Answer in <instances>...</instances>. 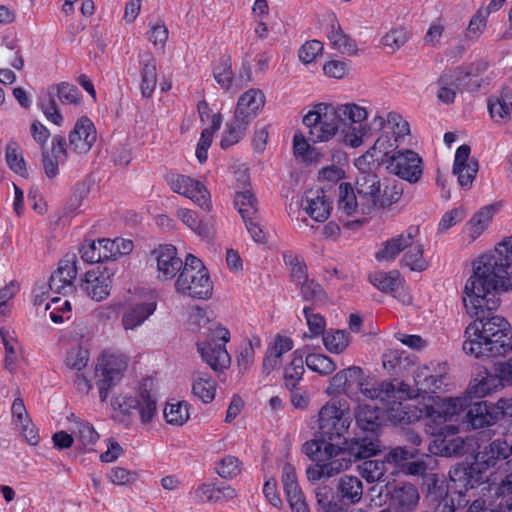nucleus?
Wrapping results in <instances>:
<instances>
[{"label": "nucleus", "instance_id": "4", "mask_svg": "<svg viewBox=\"0 0 512 512\" xmlns=\"http://www.w3.org/2000/svg\"><path fill=\"white\" fill-rule=\"evenodd\" d=\"M417 227H409L406 231L388 239L376 253V259L383 262H392L405 251L402 263L412 271H424L428 262L423 257V244L417 239Z\"/></svg>", "mask_w": 512, "mask_h": 512}, {"label": "nucleus", "instance_id": "56", "mask_svg": "<svg viewBox=\"0 0 512 512\" xmlns=\"http://www.w3.org/2000/svg\"><path fill=\"white\" fill-rule=\"evenodd\" d=\"M495 496L499 499L496 509L485 507V501L477 499L469 506L467 512H512V507L508 505L510 493L501 491L500 483L495 488Z\"/></svg>", "mask_w": 512, "mask_h": 512}, {"label": "nucleus", "instance_id": "35", "mask_svg": "<svg viewBox=\"0 0 512 512\" xmlns=\"http://www.w3.org/2000/svg\"><path fill=\"white\" fill-rule=\"evenodd\" d=\"M448 436H441L435 439L429 446L430 452L444 457L460 456L468 451L471 439L454 437L448 439Z\"/></svg>", "mask_w": 512, "mask_h": 512}, {"label": "nucleus", "instance_id": "15", "mask_svg": "<svg viewBox=\"0 0 512 512\" xmlns=\"http://www.w3.org/2000/svg\"><path fill=\"white\" fill-rule=\"evenodd\" d=\"M446 363L418 367L414 372V388L416 397L425 393H437L447 390L450 376Z\"/></svg>", "mask_w": 512, "mask_h": 512}, {"label": "nucleus", "instance_id": "9", "mask_svg": "<svg viewBox=\"0 0 512 512\" xmlns=\"http://www.w3.org/2000/svg\"><path fill=\"white\" fill-rule=\"evenodd\" d=\"M356 383L361 393L366 397H389L393 395V387L386 382H379L369 377H363L361 368L351 366L337 372L330 381L327 392H347L348 388Z\"/></svg>", "mask_w": 512, "mask_h": 512}, {"label": "nucleus", "instance_id": "14", "mask_svg": "<svg viewBox=\"0 0 512 512\" xmlns=\"http://www.w3.org/2000/svg\"><path fill=\"white\" fill-rule=\"evenodd\" d=\"M134 248L133 242L124 238L114 240L103 238L86 241L80 248L81 258L87 263H97L128 255Z\"/></svg>", "mask_w": 512, "mask_h": 512}, {"label": "nucleus", "instance_id": "53", "mask_svg": "<svg viewBox=\"0 0 512 512\" xmlns=\"http://www.w3.org/2000/svg\"><path fill=\"white\" fill-rule=\"evenodd\" d=\"M45 308L49 313V318L55 324H61L69 320L72 316L71 303L64 298H52L51 301L46 304Z\"/></svg>", "mask_w": 512, "mask_h": 512}, {"label": "nucleus", "instance_id": "61", "mask_svg": "<svg viewBox=\"0 0 512 512\" xmlns=\"http://www.w3.org/2000/svg\"><path fill=\"white\" fill-rule=\"evenodd\" d=\"M386 460H367L361 466V475L367 482L383 481L386 474Z\"/></svg>", "mask_w": 512, "mask_h": 512}, {"label": "nucleus", "instance_id": "11", "mask_svg": "<svg viewBox=\"0 0 512 512\" xmlns=\"http://www.w3.org/2000/svg\"><path fill=\"white\" fill-rule=\"evenodd\" d=\"M230 340V332L222 326L210 327L205 338L198 342V351L202 359L214 370L223 371L228 368L231 358L226 350Z\"/></svg>", "mask_w": 512, "mask_h": 512}, {"label": "nucleus", "instance_id": "7", "mask_svg": "<svg viewBox=\"0 0 512 512\" xmlns=\"http://www.w3.org/2000/svg\"><path fill=\"white\" fill-rule=\"evenodd\" d=\"M175 290L183 296L207 299L212 295V282L201 260L189 254L175 281Z\"/></svg>", "mask_w": 512, "mask_h": 512}, {"label": "nucleus", "instance_id": "54", "mask_svg": "<svg viewBox=\"0 0 512 512\" xmlns=\"http://www.w3.org/2000/svg\"><path fill=\"white\" fill-rule=\"evenodd\" d=\"M261 339L259 336H252L248 341L240 346L237 355V365L241 372L247 371L254 363L255 349L260 348Z\"/></svg>", "mask_w": 512, "mask_h": 512}, {"label": "nucleus", "instance_id": "55", "mask_svg": "<svg viewBox=\"0 0 512 512\" xmlns=\"http://www.w3.org/2000/svg\"><path fill=\"white\" fill-rule=\"evenodd\" d=\"M307 367L321 376L332 374L337 366L335 362L328 356L321 353H310L305 357Z\"/></svg>", "mask_w": 512, "mask_h": 512}, {"label": "nucleus", "instance_id": "47", "mask_svg": "<svg viewBox=\"0 0 512 512\" xmlns=\"http://www.w3.org/2000/svg\"><path fill=\"white\" fill-rule=\"evenodd\" d=\"M359 194L348 183L339 185V210L348 216L361 214Z\"/></svg>", "mask_w": 512, "mask_h": 512}, {"label": "nucleus", "instance_id": "3", "mask_svg": "<svg viewBox=\"0 0 512 512\" xmlns=\"http://www.w3.org/2000/svg\"><path fill=\"white\" fill-rule=\"evenodd\" d=\"M302 452L316 465L307 469V477L310 481L322 478H330L347 470L351 466V459L346 457L343 447L338 444L309 440L302 446Z\"/></svg>", "mask_w": 512, "mask_h": 512}, {"label": "nucleus", "instance_id": "43", "mask_svg": "<svg viewBox=\"0 0 512 512\" xmlns=\"http://www.w3.org/2000/svg\"><path fill=\"white\" fill-rule=\"evenodd\" d=\"M141 63V93L144 97H150L157 84L156 60L151 54H144Z\"/></svg>", "mask_w": 512, "mask_h": 512}, {"label": "nucleus", "instance_id": "45", "mask_svg": "<svg viewBox=\"0 0 512 512\" xmlns=\"http://www.w3.org/2000/svg\"><path fill=\"white\" fill-rule=\"evenodd\" d=\"M250 122L234 114L233 118L226 123L221 138V147L228 148L240 141L248 129Z\"/></svg>", "mask_w": 512, "mask_h": 512}, {"label": "nucleus", "instance_id": "5", "mask_svg": "<svg viewBox=\"0 0 512 512\" xmlns=\"http://www.w3.org/2000/svg\"><path fill=\"white\" fill-rule=\"evenodd\" d=\"M351 424L349 404L346 400L331 399L318 413V433L312 440L338 444L346 442L345 435Z\"/></svg>", "mask_w": 512, "mask_h": 512}, {"label": "nucleus", "instance_id": "10", "mask_svg": "<svg viewBox=\"0 0 512 512\" xmlns=\"http://www.w3.org/2000/svg\"><path fill=\"white\" fill-rule=\"evenodd\" d=\"M309 129V139L314 143L328 142L339 133L341 127L332 103H318L303 118Z\"/></svg>", "mask_w": 512, "mask_h": 512}, {"label": "nucleus", "instance_id": "28", "mask_svg": "<svg viewBox=\"0 0 512 512\" xmlns=\"http://www.w3.org/2000/svg\"><path fill=\"white\" fill-rule=\"evenodd\" d=\"M301 208L313 220L324 222L330 215L331 205L323 190L311 189L302 196Z\"/></svg>", "mask_w": 512, "mask_h": 512}, {"label": "nucleus", "instance_id": "21", "mask_svg": "<svg viewBox=\"0 0 512 512\" xmlns=\"http://www.w3.org/2000/svg\"><path fill=\"white\" fill-rule=\"evenodd\" d=\"M156 264V277L160 281L172 280L184 266L173 245H161L152 253Z\"/></svg>", "mask_w": 512, "mask_h": 512}, {"label": "nucleus", "instance_id": "20", "mask_svg": "<svg viewBox=\"0 0 512 512\" xmlns=\"http://www.w3.org/2000/svg\"><path fill=\"white\" fill-rule=\"evenodd\" d=\"M356 192L359 194L361 214H370L379 206L380 179L374 173H359L356 178Z\"/></svg>", "mask_w": 512, "mask_h": 512}, {"label": "nucleus", "instance_id": "29", "mask_svg": "<svg viewBox=\"0 0 512 512\" xmlns=\"http://www.w3.org/2000/svg\"><path fill=\"white\" fill-rule=\"evenodd\" d=\"M96 130L87 117L80 118L69 135V144L77 153H87L96 141Z\"/></svg>", "mask_w": 512, "mask_h": 512}, {"label": "nucleus", "instance_id": "31", "mask_svg": "<svg viewBox=\"0 0 512 512\" xmlns=\"http://www.w3.org/2000/svg\"><path fill=\"white\" fill-rule=\"evenodd\" d=\"M265 105V96L259 89H249L244 92L238 99L234 114L252 122Z\"/></svg>", "mask_w": 512, "mask_h": 512}, {"label": "nucleus", "instance_id": "26", "mask_svg": "<svg viewBox=\"0 0 512 512\" xmlns=\"http://www.w3.org/2000/svg\"><path fill=\"white\" fill-rule=\"evenodd\" d=\"M237 496V492L231 486L218 487L212 483H201L190 492V497L197 503H226Z\"/></svg>", "mask_w": 512, "mask_h": 512}, {"label": "nucleus", "instance_id": "23", "mask_svg": "<svg viewBox=\"0 0 512 512\" xmlns=\"http://www.w3.org/2000/svg\"><path fill=\"white\" fill-rule=\"evenodd\" d=\"M512 455L510 445L505 439H496L480 451L471 471H477L482 474L485 470L495 467L498 461L507 459Z\"/></svg>", "mask_w": 512, "mask_h": 512}, {"label": "nucleus", "instance_id": "1", "mask_svg": "<svg viewBox=\"0 0 512 512\" xmlns=\"http://www.w3.org/2000/svg\"><path fill=\"white\" fill-rule=\"evenodd\" d=\"M499 289H512V265L506 270L492 251L473 262L464 284L462 300L469 316L479 318L495 311L500 304Z\"/></svg>", "mask_w": 512, "mask_h": 512}, {"label": "nucleus", "instance_id": "18", "mask_svg": "<svg viewBox=\"0 0 512 512\" xmlns=\"http://www.w3.org/2000/svg\"><path fill=\"white\" fill-rule=\"evenodd\" d=\"M111 405L125 414L137 409L143 425L149 424L157 414L156 401L147 391H140L135 395L119 394L112 399Z\"/></svg>", "mask_w": 512, "mask_h": 512}, {"label": "nucleus", "instance_id": "32", "mask_svg": "<svg viewBox=\"0 0 512 512\" xmlns=\"http://www.w3.org/2000/svg\"><path fill=\"white\" fill-rule=\"evenodd\" d=\"M51 144V150L43 152V168L49 178H54L58 174V166L67 159V150L64 137L54 136Z\"/></svg>", "mask_w": 512, "mask_h": 512}, {"label": "nucleus", "instance_id": "41", "mask_svg": "<svg viewBox=\"0 0 512 512\" xmlns=\"http://www.w3.org/2000/svg\"><path fill=\"white\" fill-rule=\"evenodd\" d=\"M337 489L341 500L347 504L358 503L363 496L362 482L356 476H342L339 480Z\"/></svg>", "mask_w": 512, "mask_h": 512}, {"label": "nucleus", "instance_id": "12", "mask_svg": "<svg viewBox=\"0 0 512 512\" xmlns=\"http://www.w3.org/2000/svg\"><path fill=\"white\" fill-rule=\"evenodd\" d=\"M389 383L394 390L393 395L389 397H369L371 400H378L382 403V409L386 411L387 416L395 423H411L420 417V411L412 409L408 404L403 401L416 397L415 391L412 390L408 384L399 382L394 384L392 381H385Z\"/></svg>", "mask_w": 512, "mask_h": 512}, {"label": "nucleus", "instance_id": "58", "mask_svg": "<svg viewBox=\"0 0 512 512\" xmlns=\"http://www.w3.org/2000/svg\"><path fill=\"white\" fill-rule=\"evenodd\" d=\"M323 344L329 352L339 354L349 346L350 337L343 330L328 331L323 335Z\"/></svg>", "mask_w": 512, "mask_h": 512}, {"label": "nucleus", "instance_id": "38", "mask_svg": "<svg viewBox=\"0 0 512 512\" xmlns=\"http://www.w3.org/2000/svg\"><path fill=\"white\" fill-rule=\"evenodd\" d=\"M417 488L411 483H403L396 486L391 492V505L401 512L413 510L419 502Z\"/></svg>", "mask_w": 512, "mask_h": 512}, {"label": "nucleus", "instance_id": "64", "mask_svg": "<svg viewBox=\"0 0 512 512\" xmlns=\"http://www.w3.org/2000/svg\"><path fill=\"white\" fill-rule=\"evenodd\" d=\"M504 379L497 372L496 375H487L472 387L473 393L478 397H484L505 385Z\"/></svg>", "mask_w": 512, "mask_h": 512}, {"label": "nucleus", "instance_id": "22", "mask_svg": "<svg viewBox=\"0 0 512 512\" xmlns=\"http://www.w3.org/2000/svg\"><path fill=\"white\" fill-rule=\"evenodd\" d=\"M157 302L153 299L128 304L122 311L121 326L124 331L138 330L156 311Z\"/></svg>", "mask_w": 512, "mask_h": 512}, {"label": "nucleus", "instance_id": "16", "mask_svg": "<svg viewBox=\"0 0 512 512\" xmlns=\"http://www.w3.org/2000/svg\"><path fill=\"white\" fill-rule=\"evenodd\" d=\"M423 159L415 151L399 149L387 160L388 171L411 184L417 183L423 174Z\"/></svg>", "mask_w": 512, "mask_h": 512}, {"label": "nucleus", "instance_id": "60", "mask_svg": "<svg viewBox=\"0 0 512 512\" xmlns=\"http://www.w3.org/2000/svg\"><path fill=\"white\" fill-rule=\"evenodd\" d=\"M6 162L10 169L23 175L26 171L25 160L22 150L17 142L11 141L7 144L5 150Z\"/></svg>", "mask_w": 512, "mask_h": 512}, {"label": "nucleus", "instance_id": "25", "mask_svg": "<svg viewBox=\"0 0 512 512\" xmlns=\"http://www.w3.org/2000/svg\"><path fill=\"white\" fill-rule=\"evenodd\" d=\"M495 213L496 208L493 205L480 208L464 225L462 243L470 245L475 242L488 229Z\"/></svg>", "mask_w": 512, "mask_h": 512}, {"label": "nucleus", "instance_id": "37", "mask_svg": "<svg viewBox=\"0 0 512 512\" xmlns=\"http://www.w3.org/2000/svg\"><path fill=\"white\" fill-rule=\"evenodd\" d=\"M176 217L195 234L209 238L213 234V223L210 219L199 218L197 212L188 208H179Z\"/></svg>", "mask_w": 512, "mask_h": 512}, {"label": "nucleus", "instance_id": "40", "mask_svg": "<svg viewBox=\"0 0 512 512\" xmlns=\"http://www.w3.org/2000/svg\"><path fill=\"white\" fill-rule=\"evenodd\" d=\"M467 415L475 427L491 426L501 416L497 405L488 404L487 402L475 403L469 409Z\"/></svg>", "mask_w": 512, "mask_h": 512}, {"label": "nucleus", "instance_id": "49", "mask_svg": "<svg viewBox=\"0 0 512 512\" xmlns=\"http://www.w3.org/2000/svg\"><path fill=\"white\" fill-rule=\"evenodd\" d=\"M217 383L211 377L198 374L194 377L192 383V393L194 397L208 404L215 398Z\"/></svg>", "mask_w": 512, "mask_h": 512}, {"label": "nucleus", "instance_id": "57", "mask_svg": "<svg viewBox=\"0 0 512 512\" xmlns=\"http://www.w3.org/2000/svg\"><path fill=\"white\" fill-rule=\"evenodd\" d=\"M283 260L290 270L292 282L297 286L308 278L307 267L298 255L291 251H286L283 253Z\"/></svg>", "mask_w": 512, "mask_h": 512}, {"label": "nucleus", "instance_id": "19", "mask_svg": "<svg viewBox=\"0 0 512 512\" xmlns=\"http://www.w3.org/2000/svg\"><path fill=\"white\" fill-rule=\"evenodd\" d=\"M114 270L110 267H95L80 279V288L91 300L100 302L111 293Z\"/></svg>", "mask_w": 512, "mask_h": 512}, {"label": "nucleus", "instance_id": "46", "mask_svg": "<svg viewBox=\"0 0 512 512\" xmlns=\"http://www.w3.org/2000/svg\"><path fill=\"white\" fill-rule=\"evenodd\" d=\"M369 281L378 290L390 294L403 284V278L397 270L376 271L369 275Z\"/></svg>", "mask_w": 512, "mask_h": 512}, {"label": "nucleus", "instance_id": "24", "mask_svg": "<svg viewBox=\"0 0 512 512\" xmlns=\"http://www.w3.org/2000/svg\"><path fill=\"white\" fill-rule=\"evenodd\" d=\"M471 149L468 145H461L455 153L453 174L457 176L459 185L468 190L478 172V163L470 158Z\"/></svg>", "mask_w": 512, "mask_h": 512}, {"label": "nucleus", "instance_id": "42", "mask_svg": "<svg viewBox=\"0 0 512 512\" xmlns=\"http://www.w3.org/2000/svg\"><path fill=\"white\" fill-rule=\"evenodd\" d=\"M357 426L365 431L375 433L380 428V408L369 404H359L355 412Z\"/></svg>", "mask_w": 512, "mask_h": 512}, {"label": "nucleus", "instance_id": "33", "mask_svg": "<svg viewBox=\"0 0 512 512\" xmlns=\"http://www.w3.org/2000/svg\"><path fill=\"white\" fill-rule=\"evenodd\" d=\"M487 107L490 117L495 123H507L512 116V91L506 89L499 95L490 97Z\"/></svg>", "mask_w": 512, "mask_h": 512}, {"label": "nucleus", "instance_id": "27", "mask_svg": "<svg viewBox=\"0 0 512 512\" xmlns=\"http://www.w3.org/2000/svg\"><path fill=\"white\" fill-rule=\"evenodd\" d=\"M77 276L76 261L72 259L61 260L58 268L52 273L49 287L55 293L66 295L75 289L74 281Z\"/></svg>", "mask_w": 512, "mask_h": 512}, {"label": "nucleus", "instance_id": "2", "mask_svg": "<svg viewBox=\"0 0 512 512\" xmlns=\"http://www.w3.org/2000/svg\"><path fill=\"white\" fill-rule=\"evenodd\" d=\"M475 318L465 329L463 350L479 357L505 356L512 350L509 323L501 316Z\"/></svg>", "mask_w": 512, "mask_h": 512}, {"label": "nucleus", "instance_id": "51", "mask_svg": "<svg viewBox=\"0 0 512 512\" xmlns=\"http://www.w3.org/2000/svg\"><path fill=\"white\" fill-rule=\"evenodd\" d=\"M221 124L222 116L220 114H214L212 116L211 126L202 131L196 148V157L200 163H204L207 160L208 149L211 146L213 136L215 132L220 129Z\"/></svg>", "mask_w": 512, "mask_h": 512}, {"label": "nucleus", "instance_id": "13", "mask_svg": "<svg viewBox=\"0 0 512 512\" xmlns=\"http://www.w3.org/2000/svg\"><path fill=\"white\" fill-rule=\"evenodd\" d=\"M127 365V357L122 353L107 351L100 355L95 367V378L102 402L107 399L110 387L121 380Z\"/></svg>", "mask_w": 512, "mask_h": 512}, {"label": "nucleus", "instance_id": "52", "mask_svg": "<svg viewBox=\"0 0 512 512\" xmlns=\"http://www.w3.org/2000/svg\"><path fill=\"white\" fill-rule=\"evenodd\" d=\"M458 79L459 77L456 75V72L444 73L439 77L437 80V98L439 101L445 104L454 102Z\"/></svg>", "mask_w": 512, "mask_h": 512}, {"label": "nucleus", "instance_id": "39", "mask_svg": "<svg viewBox=\"0 0 512 512\" xmlns=\"http://www.w3.org/2000/svg\"><path fill=\"white\" fill-rule=\"evenodd\" d=\"M374 122L379 123L382 129L399 143H402L404 138L410 133L408 122L401 115L394 112L388 113L386 119L381 115H377L374 118Z\"/></svg>", "mask_w": 512, "mask_h": 512}, {"label": "nucleus", "instance_id": "30", "mask_svg": "<svg viewBox=\"0 0 512 512\" xmlns=\"http://www.w3.org/2000/svg\"><path fill=\"white\" fill-rule=\"evenodd\" d=\"M12 423L30 445H37L39 435L31 423L22 398H15L11 407Z\"/></svg>", "mask_w": 512, "mask_h": 512}, {"label": "nucleus", "instance_id": "50", "mask_svg": "<svg viewBox=\"0 0 512 512\" xmlns=\"http://www.w3.org/2000/svg\"><path fill=\"white\" fill-rule=\"evenodd\" d=\"M305 360L299 350L292 353L291 361L284 367L285 385L289 389H294L303 377L305 372Z\"/></svg>", "mask_w": 512, "mask_h": 512}, {"label": "nucleus", "instance_id": "34", "mask_svg": "<svg viewBox=\"0 0 512 512\" xmlns=\"http://www.w3.org/2000/svg\"><path fill=\"white\" fill-rule=\"evenodd\" d=\"M78 337L83 338V334L78 331V327H74L68 332V339L77 341ZM88 361L89 352L82 347L79 342L72 344L71 347L67 349L64 362L69 369L81 371L87 366Z\"/></svg>", "mask_w": 512, "mask_h": 512}, {"label": "nucleus", "instance_id": "44", "mask_svg": "<svg viewBox=\"0 0 512 512\" xmlns=\"http://www.w3.org/2000/svg\"><path fill=\"white\" fill-rule=\"evenodd\" d=\"M0 337L5 350L4 364L7 370L13 372L17 368L20 358V346L14 333L0 328Z\"/></svg>", "mask_w": 512, "mask_h": 512}, {"label": "nucleus", "instance_id": "17", "mask_svg": "<svg viewBox=\"0 0 512 512\" xmlns=\"http://www.w3.org/2000/svg\"><path fill=\"white\" fill-rule=\"evenodd\" d=\"M171 190L190 199L202 210L209 212L212 209L211 195L206 186L190 176L175 174L167 179Z\"/></svg>", "mask_w": 512, "mask_h": 512}, {"label": "nucleus", "instance_id": "8", "mask_svg": "<svg viewBox=\"0 0 512 512\" xmlns=\"http://www.w3.org/2000/svg\"><path fill=\"white\" fill-rule=\"evenodd\" d=\"M332 106L341 127L342 141L352 148L361 146L369 131L365 123L369 115L367 108L353 102L332 103Z\"/></svg>", "mask_w": 512, "mask_h": 512}, {"label": "nucleus", "instance_id": "36", "mask_svg": "<svg viewBox=\"0 0 512 512\" xmlns=\"http://www.w3.org/2000/svg\"><path fill=\"white\" fill-rule=\"evenodd\" d=\"M326 34L332 47L341 54L348 56H354L357 54L358 48L355 40L342 30L340 24L335 18L331 20V23L327 27Z\"/></svg>", "mask_w": 512, "mask_h": 512}, {"label": "nucleus", "instance_id": "59", "mask_svg": "<svg viewBox=\"0 0 512 512\" xmlns=\"http://www.w3.org/2000/svg\"><path fill=\"white\" fill-rule=\"evenodd\" d=\"M163 413L167 423L173 425L181 426L189 419L188 404L186 402L167 403Z\"/></svg>", "mask_w": 512, "mask_h": 512}, {"label": "nucleus", "instance_id": "6", "mask_svg": "<svg viewBox=\"0 0 512 512\" xmlns=\"http://www.w3.org/2000/svg\"><path fill=\"white\" fill-rule=\"evenodd\" d=\"M470 405L468 397L443 398L427 407L426 430L436 437L452 436L458 433L457 422Z\"/></svg>", "mask_w": 512, "mask_h": 512}, {"label": "nucleus", "instance_id": "63", "mask_svg": "<svg viewBox=\"0 0 512 512\" xmlns=\"http://www.w3.org/2000/svg\"><path fill=\"white\" fill-rule=\"evenodd\" d=\"M234 205L240 213L242 219L256 216L255 199L249 190L237 192L234 198Z\"/></svg>", "mask_w": 512, "mask_h": 512}, {"label": "nucleus", "instance_id": "62", "mask_svg": "<svg viewBox=\"0 0 512 512\" xmlns=\"http://www.w3.org/2000/svg\"><path fill=\"white\" fill-rule=\"evenodd\" d=\"M73 435L84 447L93 446L99 439V434L94 427L84 421H76L73 428Z\"/></svg>", "mask_w": 512, "mask_h": 512}, {"label": "nucleus", "instance_id": "48", "mask_svg": "<svg viewBox=\"0 0 512 512\" xmlns=\"http://www.w3.org/2000/svg\"><path fill=\"white\" fill-rule=\"evenodd\" d=\"M348 450L355 458H369L381 450L380 441L375 437H363L352 439Z\"/></svg>", "mask_w": 512, "mask_h": 512}]
</instances>
